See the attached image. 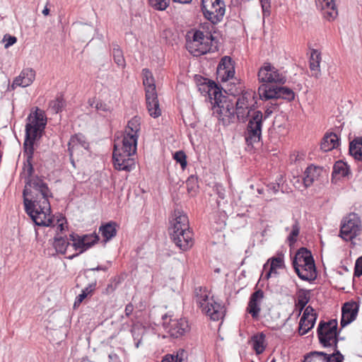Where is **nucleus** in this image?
I'll list each match as a JSON object with an SVG mask.
<instances>
[{"label":"nucleus","mask_w":362,"mask_h":362,"mask_svg":"<svg viewBox=\"0 0 362 362\" xmlns=\"http://www.w3.org/2000/svg\"><path fill=\"white\" fill-rule=\"evenodd\" d=\"M25 186L23 191V204L25 211L31 218L35 225L39 226H50L53 223L52 218L49 217L51 213V206L48 198L52 197L50 190L44 196L38 198L37 195L30 199L27 197L31 193V190Z\"/></svg>","instance_id":"f257e3e1"},{"label":"nucleus","mask_w":362,"mask_h":362,"mask_svg":"<svg viewBox=\"0 0 362 362\" xmlns=\"http://www.w3.org/2000/svg\"><path fill=\"white\" fill-rule=\"evenodd\" d=\"M27 119L28 122L25 125L23 148L24 150L34 151L35 141L37 137L42 136L47 125V117L45 112L37 107L35 111L29 115Z\"/></svg>","instance_id":"f03ea898"},{"label":"nucleus","mask_w":362,"mask_h":362,"mask_svg":"<svg viewBox=\"0 0 362 362\" xmlns=\"http://www.w3.org/2000/svg\"><path fill=\"white\" fill-rule=\"evenodd\" d=\"M296 274L309 284L317 279V271L312 253L305 247L296 251Z\"/></svg>","instance_id":"7ed1b4c3"},{"label":"nucleus","mask_w":362,"mask_h":362,"mask_svg":"<svg viewBox=\"0 0 362 362\" xmlns=\"http://www.w3.org/2000/svg\"><path fill=\"white\" fill-rule=\"evenodd\" d=\"M33 155L34 151H31V150H24V156H26V160L24 163L21 175H23L26 186L33 187L41 194L45 196L46 193L49 191L47 184L39 176H33L35 172L33 165Z\"/></svg>","instance_id":"20e7f679"},{"label":"nucleus","mask_w":362,"mask_h":362,"mask_svg":"<svg viewBox=\"0 0 362 362\" xmlns=\"http://www.w3.org/2000/svg\"><path fill=\"white\" fill-rule=\"evenodd\" d=\"M197 303L202 308V312L210 316L213 320H218L221 317V305L216 303L213 298H209L206 288L197 287L194 290Z\"/></svg>","instance_id":"39448f33"},{"label":"nucleus","mask_w":362,"mask_h":362,"mask_svg":"<svg viewBox=\"0 0 362 362\" xmlns=\"http://www.w3.org/2000/svg\"><path fill=\"white\" fill-rule=\"evenodd\" d=\"M337 325V320H331L328 322L320 321L317 329L320 343L324 347L334 346V352L338 350Z\"/></svg>","instance_id":"423d86ee"},{"label":"nucleus","mask_w":362,"mask_h":362,"mask_svg":"<svg viewBox=\"0 0 362 362\" xmlns=\"http://www.w3.org/2000/svg\"><path fill=\"white\" fill-rule=\"evenodd\" d=\"M114 146L112 160L115 169L127 172L134 170L135 161L131 156L136 153V149L134 150L130 146H125L124 143L121 148H118L117 144H115Z\"/></svg>","instance_id":"0eeeda50"},{"label":"nucleus","mask_w":362,"mask_h":362,"mask_svg":"<svg viewBox=\"0 0 362 362\" xmlns=\"http://www.w3.org/2000/svg\"><path fill=\"white\" fill-rule=\"evenodd\" d=\"M213 115L222 123L223 126H228L234 123L235 115L234 104L226 96H223L214 100L213 105Z\"/></svg>","instance_id":"6e6552de"},{"label":"nucleus","mask_w":362,"mask_h":362,"mask_svg":"<svg viewBox=\"0 0 362 362\" xmlns=\"http://www.w3.org/2000/svg\"><path fill=\"white\" fill-rule=\"evenodd\" d=\"M201 11L207 21L217 25L223 19L226 4L223 0H202Z\"/></svg>","instance_id":"1a4fd4ad"},{"label":"nucleus","mask_w":362,"mask_h":362,"mask_svg":"<svg viewBox=\"0 0 362 362\" xmlns=\"http://www.w3.org/2000/svg\"><path fill=\"white\" fill-rule=\"evenodd\" d=\"M263 114L261 111H255L251 115L245 132V137L248 146L259 143L262 136Z\"/></svg>","instance_id":"9d476101"},{"label":"nucleus","mask_w":362,"mask_h":362,"mask_svg":"<svg viewBox=\"0 0 362 362\" xmlns=\"http://www.w3.org/2000/svg\"><path fill=\"white\" fill-rule=\"evenodd\" d=\"M162 320L163 329L172 337H182L190 330L189 322L185 318L173 320L165 314L162 316Z\"/></svg>","instance_id":"9b49d317"},{"label":"nucleus","mask_w":362,"mask_h":362,"mask_svg":"<svg viewBox=\"0 0 362 362\" xmlns=\"http://www.w3.org/2000/svg\"><path fill=\"white\" fill-rule=\"evenodd\" d=\"M361 230V221L356 214H349L340 228V237L346 241L352 240Z\"/></svg>","instance_id":"f8f14e48"},{"label":"nucleus","mask_w":362,"mask_h":362,"mask_svg":"<svg viewBox=\"0 0 362 362\" xmlns=\"http://www.w3.org/2000/svg\"><path fill=\"white\" fill-rule=\"evenodd\" d=\"M141 129V118L138 116L132 117L127 123L125 129L122 143L124 146H132L134 150L136 149L139 132Z\"/></svg>","instance_id":"ddd939ff"},{"label":"nucleus","mask_w":362,"mask_h":362,"mask_svg":"<svg viewBox=\"0 0 362 362\" xmlns=\"http://www.w3.org/2000/svg\"><path fill=\"white\" fill-rule=\"evenodd\" d=\"M258 79L263 83H280L286 82V78L271 64L266 63L258 71Z\"/></svg>","instance_id":"4468645a"},{"label":"nucleus","mask_w":362,"mask_h":362,"mask_svg":"<svg viewBox=\"0 0 362 362\" xmlns=\"http://www.w3.org/2000/svg\"><path fill=\"white\" fill-rule=\"evenodd\" d=\"M322 168L314 165L308 166L304 171L303 175L296 177V189L300 191L311 186L313 182L320 175Z\"/></svg>","instance_id":"2eb2a0df"},{"label":"nucleus","mask_w":362,"mask_h":362,"mask_svg":"<svg viewBox=\"0 0 362 362\" xmlns=\"http://www.w3.org/2000/svg\"><path fill=\"white\" fill-rule=\"evenodd\" d=\"M170 235L175 245L182 251L188 250L194 244L192 232L189 229L170 232Z\"/></svg>","instance_id":"dca6fc26"},{"label":"nucleus","mask_w":362,"mask_h":362,"mask_svg":"<svg viewBox=\"0 0 362 362\" xmlns=\"http://www.w3.org/2000/svg\"><path fill=\"white\" fill-rule=\"evenodd\" d=\"M344 356L339 350L332 354H327L322 351H311L304 356L303 362H317L322 361L325 362H343Z\"/></svg>","instance_id":"f3484780"},{"label":"nucleus","mask_w":362,"mask_h":362,"mask_svg":"<svg viewBox=\"0 0 362 362\" xmlns=\"http://www.w3.org/2000/svg\"><path fill=\"white\" fill-rule=\"evenodd\" d=\"M317 320V314L312 306H307L300 317L298 326V333L304 335L308 333L315 325Z\"/></svg>","instance_id":"a211bd4d"},{"label":"nucleus","mask_w":362,"mask_h":362,"mask_svg":"<svg viewBox=\"0 0 362 362\" xmlns=\"http://www.w3.org/2000/svg\"><path fill=\"white\" fill-rule=\"evenodd\" d=\"M217 78L221 82H226L233 78L235 75V69L232 59L228 56L221 58L217 66Z\"/></svg>","instance_id":"6ab92c4d"},{"label":"nucleus","mask_w":362,"mask_h":362,"mask_svg":"<svg viewBox=\"0 0 362 362\" xmlns=\"http://www.w3.org/2000/svg\"><path fill=\"white\" fill-rule=\"evenodd\" d=\"M359 309L358 304L355 301L345 303L341 308V326L344 327L356 318Z\"/></svg>","instance_id":"aec40b11"},{"label":"nucleus","mask_w":362,"mask_h":362,"mask_svg":"<svg viewBox=\"0 0 362 362\" xmlns=\"http://www.w3.org/2000/svg\"><path fill=\"white\" fill-rule=\"evenodd\" d=\"M317 8L321 11L325 19L334 20L338 16V10L334 0H315Z\"/></svg>","instance_id":"412c9836"},{"label":"nucleus","mask_w":362,"mask_h":362,"mask_svg":"<svg viewBox=\"0 0 362 362\" xmlns=\"http://www.w3.org/2000/svg\"><path fill=\"white\" fill-rule=\"evenodd\" d=\"M80 148L88 150L89 143L83 134L78 133L72 135L68 142V152L73 165H74V161L72 159L73 155L74 152L79 150Z\"/></svg>","instance_id":"4be33fe9"},{"label":"nucleus","mask_w":362,"mask_h":362,"mask_svg":"<svg viewBox=\"0 0 362 362\" xmlns=\"http://www.w3.org/2000/svg\"><path fill=\"white\" fill-rule=\"evenodd\" d=\"M264 296V291L262 289H257L252 293L250 297L246 310L251 315L253 319H257L259 317L261 310V302Z\"/></svg>","instance_id":"5701e85b"},{"label":"nucleus","mask_w":362,"mask_h":362,"mask_svg":"<svg viewBox=\"0 0 362 362\" xmlns=\"http://www.w3.org/2000/svg\"><path fill=\"white\" fill-rule=\"evenodd\" d=\"M189 229V219L187 216L180 209H175L173 214L171 221V227L169 228V233L173 231H180L181 230Z\"/></svg>","instance_id":"b1692460"},{"label":"nucleus","mask_w":362,"mask_h":362,"mask_svg":"<svg viewBox=\"0 0 362 362\" xmlns=\"http://www.w3.org/2000/svg\"><path fill=\"white\" fill-rule=\"evenodd\" d=\"M69 240L71 241V246H72L74 249L77 251L76 253L67 257L69 259H73L74 258L78 257L81 254L90 249V245L88 243L85 244L83 242L84 240L81 235L71 233L69 235Z\"/></svg>","instance_id":"393cba45"},{"label":"nucleus","mask_w":362,"mask_h":362,"mask_svg":"<svg viewBox=\"0 0 362 362\" xmlns=\"http://www.w3.org/2000/svg\"><path fill=\"white\" fill-rule=\"evenodd\" d=\"M339 145V138L334 132H327L322 138L320 148L327 152L337 148Z\"/></svg>","instance_id":"a878e982"},{"label":"nucleus","mask_w":362,"mask_h":362,"mask_svg":"<svg viewBox=\"0 0 362 362\" xmlns=\"http://www.w3.org/2000/svg\"><path fill=\"white\" fill-rule=\"evenodd\" d=\"M146 101L147 110L151 117L157 118L161 115V110L160 108L157 93L146 95Z\"/></svg>","instance_id":"bb28decb"},{"label":"nucleus","mask_w":362,"mask_h":362,"mask_svg":"<svg viewBox=\"0 0 362 362\" xmlns=\"http://www.w3.org/2000/svg\"><path fill=\"white\" fill-rule=\"evenodd\" d=\"M278 88L274 83H262L258 88L260 98L266 100L278 98Z\"/></svg>","instance_id":"cd10ccee"},{"label":"nucleus","mask_w":362,"mask_h":362,"mask_svg":"<svg viewBox=\"0 0 362 362\" xmlns=\"http://www.w3.org/2000/svg\"><path fill=\"white\" fill-rule=\"evenodd\" d=\"M143 85L145 87L146 95L156 93L155 79L150 69L145 68L141 71Z\"/></svg>","instance_id":"c85d7f7f"},{"label":"nucleus","mask_w":362,"mask_h":362,"mask_svg":"<svg viewBox=\"0 0 362 362\" xmlns=\"http://www.w3.org/2000/svg\"><path fill=\"white\" fill-rule=\"evenodd\" d=\"M35 76V72L33 69H25L22 71L20 76L14 80L13 84L22 87H27L33 83Z\"/></svg>","instance_id":"c756f323"},{"label":"nucleus","mask_w":362,"mask_h":362,"mask_svg":"<svg viewBox=\"0 0 362 362\" xmlns=\"http://www.w3.org/2000/svg\"><path fill=\"white\" fill-rule=\"evenodd\" d=\"M205 82L202 85L204 87V91L208 93L211 99H212V95L214 96V100H216L223 96L222 89L220 88L217 83L211 80L204 78Z\"/></svg>","instance_id":"7c9ffc66"},{"label":"nucleus","mask_w":362,"mask_h":362,"mask_svg":"<svg viewBox=\"0 0 362 362\" xmlns=\"http://www.w3.org/2000/svg\"><path fill=\"white\" fill-rule=\"evenodd\" d=\"M52 245L57 254L64 255L69 245H71V241L66 235L63 236L57 233L54 237Z\"/></svg>","instance_id":"2f4dec72"},{"label":"nucleus","mask_w":362,"mask_h":362,"mask_svg":"<svg viewBox=\"0 0 362 362\" xmlns=\"http://www.w3.org/2000/svg\"><path fill=\"white\" fill-rule=\"evenodd\" d=\"M321 62V54L317 49H313L310 52L309 59L310 69L312 75L317 78L320 75V64Z\"/></svg>","instance_id":"473e14b6"},{"label":"nucleus","mask_w":362,"mask_h":362,"mask_svg":"<svg viewBox=\"0 0 362 362\" xmlns=\"http://www.w3.org/2000/svg\"><path fill=\"white\" fill-rule=\"evenodd\" d=\"M349 174L350 168L346 163L341 160L335 162L332 173V177L339 179L341 177H347Z\"/></svg>","instance_id":"72a5a7b5"},{"label":"nucleus","mask_w":362,"mask_h":362,"mask_svg":"<svg viewBox=\"0 0 362 362\" xmlns=\"http://www.w3.org/2000/svg\"><path fill=\"white\" fill-rule=\"evenodd\" d=\"M117 224L115 222H108L102 225L99 228V232L101 233L105 242H107L117 235Z\"/></svg>","instance_id":"f704fd0d"},{"label":"nucleus","mask_w":362,"mask_h":362,"mask_svg":"<svg viewBox=\"0 0 362 362\" xmlns=\"http://www.w3.org/2000/svg\"><path fill=\"white\" fill-rule=\"evenodd\" d=\"M350 154L358 160H362V136L356 137L349 144Z\"/></svg>","instance_id":"c9c22d12"},{"label":"nucleus","mask_w":362,"mask_h":362,"mask_svg":"<svg viewBox=\"0 0 362 362\" xmlns=\"http://www.w3.org/2000/svg\"><path fill=\"white\" fill-rule=\"evenodd\" d=\"M187 352L183 349H179L172 354L165 355L161 362H187Z\"/></svg>","instance_id":"e433bc0d"},{"label":"nucleus","mask_w":362,"mask_h":362,"mask_svg":"<svg viewBox=\"0 0 362 362\" xmlns=\"http://www.w3.org/2000/svg\"><path fill=\"white\" fill-rule=\"evenodd\" d=\"M254 94L250 92H245L238 97L235 103V107L244 108H252L255 107Z\"/></svg>","instance_id":"4c0bfd02"},{"label":"nucleus","mask_w":362,"mask_h":362,"mask_svg":"<svg viewBox=\"0 0 362 362\" xmlns=\"http://www.w3.org/2000/svg\"><path fill=\"white\" fill-rule=\"evenodd\" d=\"M266 336L263 332L252 336V347L257 354H262L266 348L265 345Z\"/></svg>","instance_id":"58836bf2"},{"label":"nucleus","mask_w":362,"mask_h":362,"mask_svg":"<svg viewBox=\"0 0 362 362\" xmlns=\"http://www.w3.org/2000/svg\"><path fill=\"white\" fill-rule=\"evenodd\" d=\"M298 297V304L296 303V310L297 307H299V313L305 309V305L308 304L310 300V290H306L303 288H298V291L296 293Z\"/></svg>","instance_id":"ea45409f"},{"label":"nucleus","mask_w":362,"mask_h":362,"mask_svg":"<svg viewBox=\"0 0 362 362\" xmlns=\"http://www.w3.org/2000/svg\"><path fill=\"white\" fill-rule=\"evenodd\" d=\"M66 105V101L62 95H58L56 99L49 103V108L53 114H57L62 111Z\"/></svg>","instance_id":"a19ab883"},{"label":"nucleus","mask_w":362,"mask_h":362,"mask_svg":"<svg viewBox=\"0 0 362 362\" xmlns=\"http://www.w3.org/2000/svg\"><path fill=\"white\" fill-rule=\"evenodd\" d=\"M256 111L254 107L244 108L240 107H235V115L236 119L240 122H245L247 118L252 115L253 112Z\"/></svg>","instance_id":"79ce46f5"},{"label":"nucleus","mask_w":362,"mask_h":362,"mask_svg":"<svg viewBox=\"0 0 362 362\" xmlns=\"http://www.w3.org/2000/svg\"><path fill=\"white\" fill-rule=\"evenodd\" d=\"M96 286V281L94 282L89 284L86 288H84L81 293H80L76 298L74 302V306L80 305L83 300L90 294H92Z\"/></svg>","instance_id":"37998d69"},{"label":"nucleus","mask_w":362,"mask_h":362,"mask_svg":"<svg viewBox=\"0 0 362 362\" xmlns=\"http://www.w3.org/2000/svg\"><path fill=\"white\" fill-rule=\"evenodd\" d=\"M112 56L115 62L119 66L124 68L126 65L125 59L123 56L122 49L117 45H113Z\"/></svg>","instance_id":"c03bdc74"},{"label":"nucleus","mask_w":362,"mask_h":362,"mask_svg":"<svg viewBox=\"0 0 362 362\" xmlns=\"http://www.w3.org/2000/svg\"><path fill=\"white\" fill-rule=\"evenodd\" d=\"M283 265V259L280 257H276L271 259L270 268L267 272L265 277L269 279L272 272H276V269L281 268Z\"/></svg>","instance_id":"a18cd8bd"},{"label":"nucleus","mask_w":362,"mask_h":362,"mask_svg":"<svg viewBox=\"0 0 362 362\" xmlns=\"http://www.w3.org/2000/svg\"><path fill=\"white\" fill-rule=\"evenodd\" d=\"M149 5L156 11H165L170 5V0H148Z\"/></svg>","instance_id":"49530a36"},{"label":"nucleus","mask_w":362,"mask_h":362,"mask_svg":"<svg viewBox=\"0 0 362 362\" xmlns=\"http://www.w3.org/2000/svg\"><path fill=\"white\" fill-rule=\"evenodd\" d=\"M288 244L290 246V259H291V264L294 268V255L293 254L294 251V225L292 226L291 232L289 233V235L288 237Z\"/></svg>","instance_id":"de8ad7c7"},{"label":"nucleus","mask_w":362,"mask_h":362,"mask_svg":"<svg viewBox=\"0 0 362 362\" xmlns=\"http://www.w3.org/2000/svg\"><path fill=\"white\" fill-rule=\"evenodd\" d=\"M173 158L179 163L182 169L187 166V156L182 151H176L173 155Z\"/></svg>","instance_id":"09e8293b"},{"label":"nucleus","mask_w":362,"mask_h":362,"mask_svg":"<svg viewBox=\"0 0 362 362\" xmlns=\"http://www.w3.org/2000/svg\"><path fill=\"white\" fill-rule=\"evenodd\" d=\"M81 236L84 240L83 242L85 243V244L88 243L90 245V248L92 247L96 243H98V242L100 240L98 235H97L95 233L81 235Z\"/></svg>","instance_id":"8fccbe9b"},{"label":"nucleus","mask_w":362,"mask_h":362,"mask_svg":"<svg viewBox=\"0 0 362 362\" xmlns=\"http://www.w3.org/2000/svg\"><path fill=\"white\" fill-rule=\"evenodd\" d=\"M277 91L278 98H286L287 97L288 98L289 96H291L292 99L294 98V93L292 91V90L288 88L279 86Z\"/></svg>","instance_id":"3c124183"},{"label":"nucleus","mask_w":362,"mask_h":362,"mask_svg":"<svg viewBox=\"0 0 362 362\" xmlns=\"http://www.w3.org/2000/svg\"><path fill=\"white\" fill-rule=\"evenodd\" d=\"M193 42H198L202 45L203 43H206L205 41V35L202 31L196 30L193 34Z\"/></svg>","instance_id":"603ef678"},{"label":"nucleus","mask_w":362,"mask_h":362,"mask_svg":"<svg viewBox=\"0 0 362 362\" xmlns=\"http://www.w3.org/2000/svg\"><path fill=\"white\" fill-rule=\"evenodd\" d=\"M3 42H5L4 47L7 49L17 42V38L15 36L6 34L4 36Z\"/></svg>","instance_id":"864d4df0"},{"label":"nucleus","mask_w":362,"mask_h":362,"mask_svg":"<svg viewBox=\"0 0 362 362\" xmlns=\"http://www.w3.org/2000/svg\"><path fill=\"white\" fill-rule=\"evenodd\" d=\"M198 178L194 175H191L187 180L186 184L188 191L194 189V187L197 185Z\"/></svg>","instance_id":"5fc2aeb1"},{"label":"nucleus","mask_w":362,"mask_h":362,"mask_svg":"<svg viewBox=\"0 0 362 362\" xmlns=\"http://www.w3.org/2000/svg\"><path fill=\"white\" fill-rule=\"evenodd\" d=\"M362 275V256L357 259L355 268H354V276H361Z\"/></svg>","instance_id":"6e6d98bb"},{"label":"nucleus","mask_w":362,"mask_h":362,"mask_svg":"<svg viewBox=\"0 0 362 362\" xmlns=\"http://www.w3.org/2000/svg\"><path fill=\"white\" fill-rule=\"evenodd\" d=\"M214 191L216 192V194L218 195V198L221 199H224L226 197V190L224 187L220 185L216 184L214 186Z\"/></svg>","instance_id":"4d7b16f0"},{"label":"nucleus","mask_w":362,"mask_h":362,"mask_svg":"<svg viewBox=\"0 0 362 362\" xmlns=\"http://www.w3.org/2000/svg\"><path fill=\"white\" fill-rule=\"evenodd\" d=\"M262 8L264 16H269L270 13V1L271 0H259Z\"/></svg>","instance_id":"13d9d810"},{"label":"nucleus","mask_w":362,"mask_h":362,"mask_svg":"<svg viewBox=\"0 0 362 362\" xmlns=\"http://www.w3.org/2000/svg\"><path fill=\"white\" fill-rule=\"evenodd\" d=\"M95 108L97 110L103 112H108L110 110L109 106L101 101H99L96 103Z\"/></svg>","instance_id":"bf43d9fd"},{"label":"nucleus","mask_w":362,"mask_h":362,"mask_svg":"<svg viewBox=\"0 0 362 362\" xmlns=\"http://www.w3.org/2000/svg\"><path fill=\"white\" fill-rule=\"evenodd\" d=\"M280 185L279 183H270L267 185V190L269 192L276 194L279 190Z\"/></svg>","instance_id":"052dcab7"},{"label":"nucleus","mask_w":362,"mask_h":362,"mask_svg":"<svg viewBox=\"0 0 362 362\" xmlns=\"http://www.w3.org/2000/svg\"><path fill=\"white\" fill-rule=\"evenodd\" d=\"M133 310H134V306L132 303H128L126 307H125V310H124V312H125V314L127 316H129L132 312H133Z\"/></svg>","instance_id":"680f3d73"},{"label":"nucleus","mask_w":362,"mask_h":362,"mask_svg":"<svg viewBox=\"0 0 362 362\" xmlns=\"http://www.w3.org/2000/svg\"><path fill=\"white\" fill-rule=\"evenodd\" d=\"M115 286H113L112 284H109L105 288V293L110 294L112 293L115 290Z\"/></svg>","instance_id":"e2e57ef3"},{"label":"nucleus","mask_w":362,"mask_h":362,"mask_svg":"<svg viewBox=\"0 0 362 362\" xmlns=\"http://www.w3.org/2000/svg\"><path fill=\"white\" fill-rule=\"evenodd\" d=\"M306 157V153L303 152H298L297 154H296V161L300 160H304Z\"/></svg>","instance_id":"0e129e2a"},{"label":"nucleus","mask_w":362,"mask_h":362,"mask_svg":"<svg viewBox=\"0 0 362 362\" xmlns=\"http://www.w3.org/2000/svg\"><path fill=\"white\" fill-rule=\"evenodd\" d=\"M107 268L105 266L99 265L95 268L89 269L90 271H107Z\"/></svg>","instance_id":"69168bd1"},{"label":"nucleus","mask_w":362,"mask_h":362,"mask_svg":"<svg viewBox=\"0 0 362 362\" xmlns=\"http://www.w3.org/2000/svg\"><path fill=\"white\" fill-rule=\"evenodd\" d=\"M64 230V224L62 223H59L57 227V233L62 235Z\"/></svg>","instance_id":"338daca9"},{"label":"nucleus","mask_w":362,"mask_h":362,"mask_svg":"<svg viewBox=\"0 0 362 362\" xmlns=\"http://www.w3.org/2000/svg\"><path fill=\"white\" fill-rule=\"evenodd\" d=\"M205 40L213 42L215 40V37L213 36L211 33H208L207 35H205Z\"/></svg>","instance_id":"774afa93"}]
</instances>
